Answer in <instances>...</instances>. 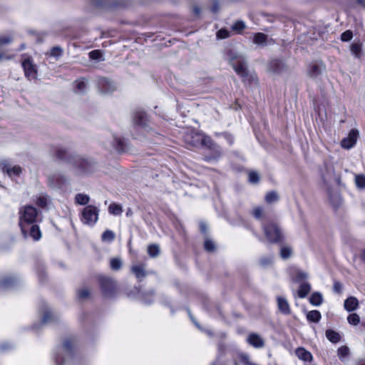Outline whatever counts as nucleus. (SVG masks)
<instances>
[{"label": "nucleus", "mask_w": 365, "mask_h": 365, "mask_svg": "<svg viewBox=\"0 0 365 365\" xmlns=\"http://www.w3.org/2000/svg\"><path fill=\"white\" fill-rule=\"evenodd\" d=\"M222 135L224 137V138L227 141V143L231 145L234 143V137L232 135L228 133H222Z\"/></svg>", "instance_id": "nucleus-59"}, {"label": "nucleus", "mask_w": 365, "mask_h": 365, "mask_svg": "<svg viewBox=\"0 0 365 365\" xmlns=\"http://www.w3.org/2000/svg\"><path fill=\"white\" fill-rule=\"evenodd\" d=\"M148 118L145 112L141 110H137L135 111L133 123L135 125H138L147 130V128H148Z\"/></svg>", "instance_id": "nucleus-16"}, {"label": "nucleus", "mask_w": 365, "mask_h": 365, "mask_svg": "<svg viewBox=\"0 0 365 365\" xmlns=\"http://www.w3.org/2000/svg\"><path fill=\"white\" fill-rule=\"evenodd\" d=\"M307 277V274L303 272H299L297 274V278L299 280L306 279Z\"/></svg>", "instance_id": "nucleus-61"}, {"label": "nucleus", "mask_w": 365, "mask_h": 365, "mask_svg": "<svg viewBox=\"0 0 365 365\" xmlns=\"http://www.w3.org/2000/svg\"><path fill=\"white\" fill-rule=\"evenodd\" d=\"M352 38H353V33L350 30H347V31L343 32L341 35V40L344 42L350 41Z\"/></svg>", "instance_id": "nucleus-54"}, {"label": "nucleus", "mask_w": 365, "mask_h": 365, "mask_svg": "<svg viewBox=\"0 0 365 365\" xmlns=\"http://www.w3.org/2000/svg\"><path fill=\"white\" fill-rule=\"evenodd\" d=\"M277 300L279 310L285 315L289 314L291 313V309L287 300L282 297H278Z\"/></svg>", "instance_id": "nucleus-24"}, {"label": "nucleus", "mask_w": 365, "mask_h": 365, "mask_svg": "<svg viewBox=\"0 0 365 365\" xmlns=\"http://www.w3.org/2000/svg\"><path fill=\"white\" fill-rule=\"evenodd\" d=\"M249 182L252 184H257L259 182V175L256 171L249 173Z\"/></svg>", "instance_id": "nucleus-48"}, {"label": "nucleus", "mask_w": 365, "mask_h": 365, "mask_svg": "<svg viewBox=\"0 0 365 365\" xmlns=\"http://www.w3.org/2000/svg\"><path fill=\"white\" fill-rule=\"evenodd\" d=\"M252 215L256 220H262L264 216L263 207L260 206L255 207L252 209Z\"/></svg>", "instance_id": "nucleus-39"}, {"label": "nucleus", "mask_w": 365, "mask_h": 365, "mask_svg": "<svg viewBox=\"0 0 365 365\" xmlns=\"http://www.w3.org/2000/svg\"><path fill=\"white\" fill-rule=\"evenodd\" d=\"M98 85L103 93H110L115 90L113 83L106 78H101L99 81Z\"/></svg>", "instance_id": "nucleus-20"}, {"label": "nucleus", "mask_w": 365, "mask_h": 365, "mask_svg": "<svg viewBox=\"0 0 365 365\" xmlns=\"http://www.w3.org/2000/svg\"><path fill=\"white\" fill-rule=\"evenodd\" d=\"M13 58V56H4L3 53H0V61L3 59L10 60Z\"/></svg>", "instance_id": "nucleus-63"}, {"label": "nucleus", "mask_w": 365, "mask_h": 365, "mask_svg": "<svg viewBox=\"0 0 365 365\" xmlns=\"http://www.w3.org/2000/svg\"><path fill=\"white\" fill-rule=\"evenodd\" d=\"M100 210L94 205H87L81 212V221L83 224L93 226L98 220Z\"/></svg>", "instance_id": "nucleus-7"}, {"label": "nucleus", "mask_w": 365, "mask_h": 365, "mask_svg": "<svg viewBox=\"0 0 365 365\" xmlns=\"http://www.w3.org/2000/svg\"><path fill=\"white\" fill-rule=\"evenodd\" d=\"M325 69L323 63H312L309 66L308 74L311 78H317L322 74Z\"/></svg>", "instance_id": "nucleus-21"}, {"label": "nucleus", "mask_w": 365, "mask_h": 365, "mask_svg": "<svg viewBox=\"0 0 365 365\" xmlns=\"http://www.w3.org/2000/svg\"><path fill=\"white\" fill-rule=\"evenodd\" d=\"M148 253L151 257H155L160 254V248L157 245H150L148 247Z\"/></svg>", "instance_id": "nucleus-43"}, {"label": "nucleus", "mask_w": 365, "mask_h": 365, "mask_svg": "<svg viewBox=\"0 0 365 365\" xmlns=\"http://www.w3.org/2000/svg\"><path fill=\"white\" fill-rule=\"evenodd\" d=\"M342 284L338 281H334L333 286L334 292L337 294H341L342 292Z\"/></svg>", "instance_id": "nucleus-56"}, {"label": "nucleus", "mask_w": 365, "mask_h": 365, "mask_svg": "<svg viewBox=\"0 0 365 365\" xmlns=\"http://www.w3.org/2000/svg\"><path fill=\"white\" fill-rule=\"evenodd\" d=\"M204 247L205 250L212 252L215 250V245L212 240L207 239L205 241Z\"/></svg>", "instance_id": "nucleus-53"}, {"label": "nucleus", "mask_w": 365, "mask_h": 365, "mask_svg": "<svg viewBox=\"0 0 365 365\" xmlns=\"http://www.w3.org/2000/svg\"><path fill=\"white\" fill-rule=\"evenodd\" d=\"M55 155L58 160L71 164L76 155L69 153L62 147H58L56 149Z\"/></svg>", "instance_id": "nucleus-17"}, {"label": "nucleus", "mask_w": 365, "mask_h": 365, "mask_svg": "<svg viewBox=\"0 0 365 365\" xmlns=\"http://www.w3.org/2000/svg\"><path fill=\"white\" fill-rule=\"evenodd\" d=\"M349 349L346 346H341L337 349V355L341 361L349 354Z\"/></svg>", "instance_id": "nucleus-38"}, {"label": "nucleus", "mask_w": 365, "mask_h": 365, "mask_svg": "<svg viewBox=\"0 0 365 365\" xmlns=\"http://www.w3.org/2000/svg\"><path fill=\"white\" fill-rule=\"evenodd\" d=\"M89 57L93 60H101L102 53L99 50H93L89 53Z\"/></svg>", "instance_id": "nucleus-55"}, {"label": "nucleus", "mask_w": 365, "mask_h": 365, "mask_svg": "<svg viewBox=\"0 0 365 365\" xmlns=\"http://www.w3.org/2000/svg\"><path fill=\"white\" fill-rule=\"evenodd\" d=\"M210 144L205 143V147L210 153L205 155L204 159L206 161L217 160L222 155V150L220 146L216 144L210 137Z\"/></svg>", "instance_id": "nucleus-10"}, {"label": "nucleus", "mask_w": 365, "mask_h": 365, "mask_svg": "<svg viewBox=\"0 0 365 365\" xmlns=\"http://www.w3.org/2000/svg\"><path fill=\"white\" fill-rule=\"evenodd\" d=\"M74 345V339L68 338L64 340L62 346L58 348V352L54 358L56 365H64L72 359Z\"/></svg>", "instance_id": "nucleus-2"}, {"label": "nucleus", "mask_w": 365, "mask_h": 365, "mask_svg": "<svg viewBox=\"0 0 365 365\" xmlns=\"http://www.w3.org/2000/svg\"><path fill=\"white\" fill-rule=\"evenodd\" d=\"M311 286L308 282L302 283L300 285L299 289L298 291V296L300 298H304L307 297L308 293L310 292Z\"/></svg>", "instance_id": "nucleus-34"}, {"label": "nucleus", "mask_w": 365, "mask_h": 365, "mask_svg": "<svg viewBox=\"0 0 365 365\" xmlns=\"http://www.w3.org/2000/svg\"><path fill=\"white\" fill-rule=\"evenodd\" d=\"M279 194L275 190L268 192L264 197V200L268 204L276 202L279 200Z\"/></svg>", "instance_id": "nucleus-31"}, {"label": "nucleus", "mask_w": 365, "mask_h": 365, "mask_svg": "<svg viewBox=\"0 0 365 365\" xmlns=\"http://www.w3.org/2000/svg\"><path fill=\"white\" fill-rule=\"evenodd\" d=\"M102 240L111 242L115 239V234L110 230H106L102 234Z\"/></svg>", "instance_id": "nucleus-46"}, {"label": "nucleus", "mask_w": 365, "mask_h": 365, "mask_svg": "<svg viewBox=\"0 0 365 365\" xmlns=\"http://www.w3.org/2000/svg\"><path fill=\"white\" fill-rule=\"evenodd\" d=\"M350 51L356 58H360L362 56V43L360 42H354L350 46Z\"/></svg>", "instance_id": "nucleus-30"}, {"label": "nucleus", "mask_w": 365, "mask_h": 365, "mask_svg": "<svg viewBox=\"0 0 365 365\" xmlns=\"http://www.w3.org/2000/svg\"><path fill=\"white\" fill-rule=\"evenodd\" d=\"M355 183L357 187L360 189L365 188V175H357L355 177Z\"/></svg>", "instance_id": "nucleus-45"}, {"label": "nucleus", "mask_w": 365, "mask_h": 365, "mask_svg": "<svg viewBox=\"0 0 365 365\" xmlns=\"http://www.w3.org/2000/svg\"><path fill=\"white\" fill-rule=\"evenodd\" d=\"M41 312L43 314L41 324H47L57 319V317L48 309L44 302L41 304Z\"/></svg>", "instance_id": "nucleus-18"}, {"label": "nucleus", "mask_w": 365, "mask_h": 365, "mask_svg": "<svg viewBox=\"0 0 365 365\" xmlns=\"http://www.w3.org/2000/svg\"><path fill=\"white\" fill-rule=\"evenodd\" d=\"M48 200L49 199L47 195L41 194L36 197V204L41 208H45L47 206Z\"/></svg>", "instance_id": "nucleus-37"}, {"label": "nucleus", "mask_w": 365, "mask_h": 365, "mask_svg": "<svg viewBox=\"0 0 365 365\" xmlns=\"http://www.w3.org/2000/svg\"><path fill=\"white\" fill-rule=\"evenodd\" d=\"M98 283L102 294L105 297L110 298L115 296L117 290L115 280L108 277L100 276L98 277Z\"/></svg>", "instance_id": "nucleus-6"}, {"label": "nucleus", "mask_w": 365, "mask_h": 365, "mask_svg": "<svg viewBox=\"0 0 365 365\" xmlns=\"http://www.w3.org/2000/svg\"><path fill=\"white\" fill-rule=\"evenodd\" d=\"M78 170L79 173H91L94 169V162L92 160L84 158L76 155L74 159L71 163Z\"/></svg>", "instance_id": "nucleus-8"}, {"label": "nucleus", "mask_w": 365, "mask_h": 365, "mask_svg": "<svg viewBox=\"0 0 365 365\" xmlns=\"http://www.w3.org/2000/svg\"><path fill=\"white\" fill-rule=\"evenodd\" d=\"M19 283V279L14 277H7L2 279L0 287L9 289L14 287Z\"/></svg>", "instance_id": "nucleus-27"}, {"label": "nucleus", "mask_w": 365, "mask_h": 365, "mask_svg": "<svg viewBox=\"0 0 365 365\" xmlns=\"http://www.w3.org/2000/svg\"><path fill=\"white\" fill-rule=\"evenodd\" d=\"M110 266L113 270L118 271L122 267V261L118 257L112 258L110 261Z\"/></svg>", "instance_id": "nucleus-42"}, {"label": "nucleus", "mask_w": 365, "mask_h": 365, "mask_svg": "<svg viewBox=\"0 0 365 365\" xmlns=\"http://www.w3.org/2000/svg\"><path fill=\"white\" fill-rule=\"evenodd\" d=\"M268 72L274 75H279L288 70L287 65L280 59H272L267 64Z\"/></svg>", "instance_id": "nucleus-11"}, {"label": "nucleus", "mask_w": 365, "mask_h": 365, "mask_svg": "<svg viewBox=\"0 0 365 365\" xmlns=\"http://www.w3.org/2000/svg\"><path fill=\"white\" fill-rule=\"evenodd\" d=\"M38 212L36 207L31 205H26L21 208L19 211V225L22 234L27 237L28 227L36 222Z\"/></svg>", "instance_id": "nucleus-1"}, {"label": "nucleus", "mask_w": 365, "mask_h": 365, "mask_svg": "<svg viewBox=\"0 0 365 365\" xmlns=\"http://www.w3.org/2000/svg\"><path fill=\"white\" fill-rule=\"evenodd\" d=\"M344 307L348 312L354 311L359 307V300L355 297H349L344 301Z\"/></svg>", "instance_id": "nucleus-25"}, {"label": "nucleus", "mask_w": 365, "mask_h": 365, "mask_svg": "<svg viewBox=\"0 0 365 365\" xmlns=\"http://www.w3.org/2000/svg\"><path fill=\"white\" fill-rule=\"evenodd\" d=\"M29 233V236L33 238L34 240L37 241L39 240L41 237V232L39 230V227L37 225L31 224L29 227H28L27 234Z\"/></svg>", "instance_id": "nucleus-28"}, {"label": "nucleus", "mask_w": 365, "mask_h": 365, "mask_svg": "<svg viewBox=\"0 0 365 365\" xmlns=\"http://www.w3.org/2000/svg\"><path fill=\"white\" fill-rule=\"evenodd\" d=\"M295 353L297 356L304 361L310 362L312 360V354L303 347L297 348Z\"/></svg>", "instance_id": "nucleus-26"}, {"label": "nucleus", "mask_w": 365, "mask_h": 365, "mask_svg": "<svg viewBox=\"0 0 365 365\" xmlns=\"http://www.w3.org/2000/svg\"><path fill=\"white\" fill-rule=\"evenodd\" d=\"M292 255V249L289 247H283L280 250V256L282 259H288Z\"/></svg>", "instance_id": "nucleus-49"}, {"label": "nucleus", "mask_w": 365, "mask_h": 365, "mask_svg": "<svg viewBox=\"0 0 365 365\" xmlns=\"http://www.w3.org/2000/svg\"><path fill=\"white\" fill-rule=\"evenodd\" d=\"M320 173L324 183L327 185H329L334 181L337 183L340 182V178L336 175L334 166L331 163H324L320 169Z\"/></svg>", "instance_id": "nucleus-9"}, {"label": "nucleus", "mask_w": 365, "mask_h": 365, "mask_svg": "<svg viewBox=\"0 0 365 365\" xmlns=\"http://www.w3.org/2000/svg\"><path fill=\"white\" fill-rule=\"evenodd\" d=\"M246 25L243 21H237L232 26V30L236 31L237 32H241L244 29H245Z\"/></svg>", "instance_id": "nucleus-50"}, {"label": "nucleus", "mask_w": 365, "mask_h": 365, "mask_svg": "<svg viewBox=\"0 0 365 365\" xmlns=\"http://www.w3.org/2000/svg\"><path fill=\"white\" fill-rule=\"evenodd\" d=\"M11 344H9V343H4L0 345V349L1 351H6L9 349L11 348Z\"/></svg>", "instance_id": "nucleus-60"}, {"label": "nucleus", "mask_w": 365, "mask_h": 365, "mask_svg": "<svg viewBox=\"0 0 365 365\" xmlns=\"http://www.w3.org/2000/svg\"><path fill=\"white\" fill-rule=\"evenodd\" d=\"M219 10V6L217 5V4H215L212 8H211V11L213 12V13H217Z\"/></svg>", "instance_id": "nucleus-64"}, {"label": "nucleus", "mask_w": 365, "mask_h": 365, "mask_svg": "<svg viewBox=\"0 0 365 365\" xmlns=\"http://www.w3.org/2000/svg\"><path fill=\"white\" fill-rule=\"evenodd\" d=\"M247 341L255 348H262L264 345V340L255 333L250 334L247 339Z\"/></svg>", "instance_id": "nucleus-22"}, {"label": "nucleus", "mask_w": 365, "mask_h": 365, "mask_svg": "<svg viewBox=\"0 0 365 365\" xmlns=\"http://www.w3.org/2000/svg\"><path fill=\"white\" fill-rule=\"evenodd\" d=\"M323 301V297L321 293L319 292H314L310 298L309 302L314 306H319L322 304Z\"/></svg>", "instance_id": "nucleus-33"}, {"label": "nucleus", "mask_w": 365, "mask_h": 365, "mask_svg": "<svg viewBox=\"0 0 365 365\" xmlns=\"http://www.w3.org/2000/svg\"><path fill=\"white\" fill-rule=\"evenodd\" d=\"M131 272L134 274L135 277L139 280L141 281L143 279H144L147 276V273L145 272V264H135L131 267Z\"/></svg>", "instance_id": "nucleus-23"}, {"label": "nucleus", "mask_w": 365, "mask_h": 365, "mask_svg": "<svg viewBox=\"0 0 365 365\" xmlns=\"http://www.w3.org/2000/svg\"><path fill=\"white\" fill-rule=\"evenodd\" d=\"M63 50L60 46H54L50 51V56L53 57H59L62 55Z\"/></svg>", "instance_id": "nucleus-52"}, {"label": "nucleus", "mask_w": 365, "mask_h": 365, "mask_svg": "<svg viewBox=\"0 0 365 365\" xmlns=\"http://www.w3.org/2000/svg\"><path fill=\"white\" fill-rule=\"evenodd\" d=\"M113 148L117 152L123 153L128 150V143L125 138L114 135Z\"/></svg>", "instance_id": "nucleus-19"}, {"label": "nucleus", "mask_w": 365, "mask_h": 365, "mask_svg": "<svg viewBox=\"0 0 365 365\" xmlns=\"http://www.w3.org/2000/svg\"><path fill=\"white\" fill-rule=\"evenodd\" d=\"M347 320L350 324L356 326L359 323L360 317L357 314L354 313L349 315Z\"/></svg>", "instance_id": "nucleus-47"}, {"label": "nucleus", "mask_w": 365, "mask_h": 365, "mask_svg": "<svg viewBox=\"0 0 365 365\" xmlns=\"http://www.w3.org/2000/svg\"><path fill=\"white\" fill-rule=\"evenodd\" d=\"M76 88L77 92L83 93L87 88V83L83 79L77 80L76 81Z\"/></svg>", "instance_id": "nucleus-44"}, {"label": "nucleus", "mask_w": 365, "mask_h": 365, "mask_svg": "<svg viewBox=\"0 0 365 365\" xmlns=\"http://www.w3.org/2000/svg\"><path fill=\"white\" fill-rule=\"evenodd\" d=\"M185 143L189 147L204 146L205 143H210V137L195 130H187L183 135Z\"/></svg>", "instance_id": "nucleus-3"}, {"label": "nucleus", "mask_w": 365, "mask_h": 365, "mask_svg": "<svg viewBox=\"0 0 365 365\" xmlns=\"http://www.w3.org/2000/svg\"><path fill=\"white\" fill-rule=\"evenodd\" d=\"M228 56L230 63L237 74L242 78L247 77L248 76V69L245 58L242 56L236 55L232 51H230Z\"/></svg>", "instance_id": "nucleus-5"}, {"label": "nucleus", "mask_w": 365, "mask_h": 365, "mask_svg": "<svg viewBox=\"0 0 365 365\" xmlns=\"http://www.w3.org/2000/svg\"><path fill=\"white\" fill-rule=\"evenodd\" d=\"M48 185L52 188L61 189L65 187L68 180L66 176L61 173H54L48 177Z\"/></svg>", "instance_id": "nucleus-13"}, {"label": "nucleus", "mask_w": 365, "mask_h": 365, "mask_svg": "<svg viewBox=\"0 0 365 365\" xmlns=\"http://www.w3.org/2000/svg\"><path fill=\"white\" fill-rule=\"evenodd\" d=\"M321 317H322L321 314L317 310H312V311L309 312L307 314V320L309 322H312L317 323V322H319Z\"/></svg>", "instance_id": "nucleus-35"}, {"label": "nucleus", "mask_w": 365, "mask_h": 365, "mask_svg": "<svg viewBox=\"0 0 365 365\" xmlns=\"http://www.w3.org/2000/svg\"><path fill=\"white\" fill-rule=\"evenodd\" d=\"M0 168L4 173L9 177L19 176L22 173V168L19 165L11 167L8 160H3L0 163Z\"/></svg>", "instance_id": "nucleus-15"}, {"label": "nucleus", "mask_w": 365, "mask_h": 365, "mask_svg": "<svg viewBox=\"0 0 365 365\" xmlns=\"http://www.w3.org/2000/svg\"><path fill=\"white\" fill-rule=\"evenodd\" d=\"M268 39V36L264 33H255L253 36V43L261 46H265L267 45V41Z\"/></svg>", "instance_id": "nucleus-29"}, {"label": "nucleus", "mask_w": 365, "mask_h": 365, "mask_svg": "<svg viewBox=\"0 0 365 365\" xmlns=\"http://www.w3.org/2000/svg\"><path fill=\"white\" fill-rule=\"evenodd\" d=\"M25 76L29 80H34L37 78V68L36 66L33 63L31 57L25 58L22 63Z\"/></svg>", "instance_id": "nucleus-12"}, {"label": "nucleus", "mask_w": 365, "mask_h": 365, "mask_svg": "<svg viewBox=\"0 0 365 365\" xmlns=\"http://www.w3.org/2000/svg\"><path fill=\"white\" fill-rule=\"evenodd\" d=\"M12 42L11 36H0V46L6 45Z\"/></svg>", "instance_id": "nucleus-58"}, {"label": "nucleus", "mask_w": 365, "mask_h": 365, "mask_svg": "<svg viewBox=\"0 0 365 365\" xmlns=\"http://www.w3.org/2000/svg\"><path fill=\"white\" fill-rule=\"evenodd\" d=\"M75 200L77 204L86 205L89 202L90 197L86 194L78 193L75 197Z\"/></svg>", "instance_id": "nucleus-36"}, {"label": "nucleus", "mask_w": 365, "mask_h": 365, "mask_svg": "<svg viewBox=\"0 0 365 365\" xmlns=\"http://www.w3.org/2000/svg\"><path fill=\"white\" fill-rule=\"evenodd\" d=\"M264 234L270 243H279L283 240V235L279 225L275 222L262 224Z\"/></svg>", "instance_id": "nucleus-4"}, {"label": "nucleus", "mask_w": 365, "mask_h": 365, "mask_svg": "<svg viewBox=\"0 0 365 365\" xmlns=\"http://www.w3.org/2000/svg\"><path fill=\"white\" fill-rule=\"evenodd\" d=\"M272 261L273 259L272 257H264L259 259V264L261 267L265 268L271 265L272 264Z\"/></svg>", "instance_id": "nucleus-51"}, {"label": "nucleus", "mask_w": 365, "mask_h": 365, "mask_svg": "<svg viewBox=\"0 0 365 365\" xmlns=\"http://www.w3.org/2000/svg\"><path fill=\"white\" fill-rule=\"evenodd\" d=\"M359 135V131L356 129L351 130L348 136L341 140V146L345 149L351 148L356 143Z\"/></svg>", "instance_id": "nucleus-14"}, {"label": "nucleus", "mask_w": 365, "mask_h": 365, "mask_svg": "<svg viewBox=\"0 0 365 365\" xmlns=\"http://www.w3.org/2000/svg\"><path fill=\"white\" fill-rule=\"evenodd\" d=\"M108 212L113 215H120L123 212L122 207L120 205L111 203L108 207Z\"/></svg>", "instance_id": "nucleus-40"}, {"label": "nucleus", "mask_w": 365, "mask_h": 365, "mask_svg": "<svg viewBox=\"0 0 365 365\" xmlns=\"http://www.w3.org/2000/svg\"><path fill=\"white\" fill-rule=\"evenodd\" d=\"M329 199L331 202L334 200L336 205H338L341 202L339 196L332 197L331 195H329Z\"/></svg>", "instance_id": "nucleus-62"}, {"label": "nucleus", "mask_w": 365, "mask_h": 365, "mask_svg": "<svg viewBox=\"0 0 365 365\" xmlns=\"http://www.w3.org/2000/svg\"><path fill=\"white\" fill-rule=\"evenodd\" d=\"M229 31L226 29H220L217 33V37L219 38H226L229 36Z\"/></svg>", "instance_id": "nucleus-57"}, {"label": "nucleus", "mask_w": 365, "mask_h": 365, "mask_svg": "<svg viewBox=\"0 0 365 365\" xmlns=\"http://www.w3.org/2000/svg\"><path fill=\"white\" fill-rule=\"evenodd\" d=\"M326 336L332 343H337L341 340L340 334L332 329L326 331Z\"/></svg>", "instance_id": "nucleus-32"}, {"label": "nucleus", "mask_w": 365, "mask_h": 365, "mask_svg": "<svg viewBox=\"0 0 365 365\" xmlns=\"http://www.w3.org/2000/svg\"><path fill=\"white\" fill-rule=\"evenodd\" d=\"M89 296H90V291L86 287L79 289L77 291V297H78V299H80V300L87 299H88Z\"/></svg>", "instance_id": "nucleus-41"}]
</instances>
